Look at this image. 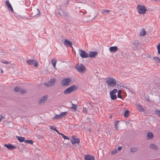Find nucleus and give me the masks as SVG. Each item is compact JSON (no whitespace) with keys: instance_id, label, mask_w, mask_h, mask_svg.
I'll return each instance as SVG.
<instances>
[{"instance_id":"27","label":"nucleus","mask_w":160,"mask_h":160,"mask_svg":"<svg viewBox=\"0 0 160 160\" xmlns=\"http://www.w3.org/2000/svg\"><path fill=\"white\" fill-rule=\"evenodd\" d=\"M61 118L60 115H55L54 117L52 119H59Z\"/></svg>"},{"instance_id":"2","label":"nucleus","mask_w":160,"mask_h":160,"mask_svg":"<svg viewBox=\"0 0 160 160\" xmlns=\"http://www.w3.org/2000/svg\"><path fill=\"white\" fill-rule=\"evenodd\" d=\"M78 89V87L75 85H73L66 89L64 92L65 94H68L75 91Z\"/></svg>"},{"instance_id":"49","label":"nucleus","mask_w":160,"mask_h":160,"mask_svg":"<svg viewBox=\"0 0 160 160\" xmlns=\"http://www.w3.org/2000/svg\"><path fill=\"white\" fill-rule=\"evenodd\" d=\"M122 91L121 90H119L118 91V94H120L122 93Z\"/></svg>"},{"instance_id":"34","label":"nucleus","mask_w":160,"mask_h":160,"mask_svg":"<svg viewBox=\"0 0 160 160\" xmlns=\"http://www.w3.org/2000/svg\"><path fill=\"white\" fill-rule=\"evenodd\" d=\"M138 149L135 148H131L130 151L131 152H134L137 151Z\"/></svg>"},{"instance_id":"55","label":"nucleus","mask_w":160,"mask_h":160,"mask_svg":"<svg viewBox=\"0 0 160 160\" xmlns=\"http://www.w3.org/2000/svg\"><path fill=\"white\" fill-rule=\"evenodd\" d=\"M1 116L2 117V115H1Z\"/></svg>"},{"instance_id":"43","label":"nucleus","mask_w":160,"mask_h":160,"mask_svg":"<svg viewBox=\"0 0 160 160\" xmlns=\"http://www.w3.org/2000/svg\"><path fill=\"white\" fill-rule=\"evenodd\" d=\"M34 66L35 67H38V62L36 60V62L34 63Z\"/></svg>"},{"instance_id":"44","label":"nucleus","mask_w":160,"mask_h":160,"mask_svg":"<svg viewBox=\"0 0 160 160\" xmlns=\"http://www.w3.org/2000/svg\"><path fill=\"white\" fill-rule=\"evenodd\" d=\"M49 128L51 129H52L53 130H54L55 131L56 130V129L55 128L54 126H49Z\"/></svg>"},{"instance_id":"45","label":"nucleus","mask_w":160,"mask_h":160,"mask_svg":"<svg viewBox=\"0 0 160 160\" xmlns=\"http://www.w3.org/2000/svg\"><path fill=\"white\" fill-rule=\"evenodd\" d=\"M118 122H119V121H118V122H115V128L116 130H118V126H117V124Z\"/></svg>"},{"instance_id":"32","label":"nucleus","mask_w":160,"mask_h":160,"mask_svg":"<svg viewBox=\"0 0 160 160\" xmlns=\"http://www.w3.org/2000/svg\"><path fill=\"white\" fill-rule=\"evenodd\" d=\"M36 11H37V13L35 15H34V16L33 17H35V16H36L37 17H38V16H39V15L40 14V13H41L40 12L38 9V8L37 9Z\"/></svg>"},{"instance_id":"20","label":"nucleus","mask_w":160,"mask_h":160,"mask_svg":"<svg viewBox=\"0 0 160 160\" xmlns=\"http://www.w3.org/2000/svg\"><path fill=\"white\" fill-rule=\"evenodd\" d=\"M147 137H148V139H150L153 138L154 136L152 132H149L147 133Z\"/></svg>"},{"instance_id":"52","label":"nucleus","mask_w":160,"mask_h":160,"mask_svg":"<svg viewBox=\"0 0 160 160\" xmlns=\"http://www.w3.org/2000/svg\"><path fill=\"white\" fill-rule=\"evenodd\" d=\"M1 72L2 73H3V71L2 70H1Z\"/></svg>"},{"instance_id":"41","label":"nucleus","mask_w":160,"mask_h":160,"mask_svg":"<svg viewBox=\"0 0 160 160\" xmlns=\"http://www.w3.org/2000/svg\"><path fill=\"white\" fill-rule=\"evenodd\" d=\"M82 112L83 113H86V114L88 113V111L87 110V109L86 108H85L84 107L83 108Z\"/></svg>"},{"instance_id":"39","label":"nucleus","mask_w":160,"mask_h":160,"mask_svg":"<svg viewBox=\"0 0 160 160\" xmlns=\"http://www.w3.org/2000/svg\"><path fill=\"white\" fill-rule=\"evenodd\" d=\"M157 48L158 53L160 54V43L158 45Z\"/></svg>"},{"instance_id":"14","label":"nucleus","mask_w":160,"mask_h":160,"mask_svg":"<svg viewBox=\"0 0 160 160\" xmlns=\"http://www.w3.org/2000/svg\"><path fill=\"white\" fill-rule=\"evenodd\" d=\"M6 5L8 7V8L9 10L11 11L12 12L13 11L12 8L8 1H7L6 2Z\"/></svg>"},{"instance_id":"18","label":"nucleus","mask_w":160,"mask_h":160,"mask_svg":"<svg viewBox=\"0 0 160 160\" xmlns=\"http://www.w3.org/2000/svg\"><path fill=\"white\" fill-rule=\"evenodd\" d=\"M36 62V60L34 59H31L29 60H27V62L28 64L29 65H32L34 64L35 62Z\"/></svg>"},{"instance_id":"23","label":"nucleus","mask_w":160,"mask_h":160,"mask_svg":"<svg viewBox=\"0 0 160 160\" xmlns=\"http://www.w3.org/2000/svg\"><path fill=\"white\" fill-rule=\"evenodd\" d=\"M153 59L155 61V62L160 63V59L158 57H153Z\"/></svg>"},{"instance_id":"15","label":"nucleus","mask_w":160,"mask_h":160,"mask_svg":"<svg viewBox=\"0 0 160 160\" xmlns=\"http://www.w3.org/2000/svg\"><path fill=\"white\" fill-rule=\"evenodd\" d=\"M98 54L97 52L94 51L91 52L89 53V56L91 58H94Z\"/></svg>"},{"instance_id":"8","label":"nucleus","mask_w":160,"mask_h":160,"mask_svg":"<svg viewBox=\"0 0 160 160\" xmlns=\"http://www.w3.org/2000/svg\"><path fill=\"white\" fill-rule=\"evenodd\" d=\"M56 79L54 78H52L49 81L47 82L44 83V85L47 87H50L53 86L55 84Z\"/></svg>"},{"instance_id":"3","label":"nucleus","mask_w":160,"mask_h":160,"mask_svg":"<svg viewBox=\"0 0 160 160\" xmlns=\"http://www.w3.org/2000/svg\"><path fill=\"white\" fill-rule=\"evenodd\" d=\"M71 82V79L70 78H67L63 79L61 82V84L63 86L69 85Z\"/></svg>"},{"instance_id":"21","label":"nucleus","mask_w":160,"mask_h":160,"mask_svg":"<svg viewBox=\"0 0 160 160\" xmlns=\"http://www.w3.org/2000/svg\"><path fill=\"white\" fill-rule=\"evenodd\" d=\"M57 60L53 58L51 60V62L54 68H56V65L57 63Z\"/></svg>"},{"instance_id":"26","label":"nucleus","mask_w":160,"mask_h":160,"mask_svg":"<svg viewBox=\"0 0 160 160\" xmlns=\"http://www.w3.org/2000/svg\"><path fill=\"white\" fill-rule=\"evenodd\" d=\"M21 88H20L18 86H17L14 89V91L15 92H20V91L21 90Z\"/></svg>"},{"instance_id":"6","label":"nucleus","mask_w":160,"mask_h":160,"mask_svg":"<svg viewBox=\"0 0 160 160\" xmlns=\"http://www.w3.org/2000/svg\"><path fill=\"white\" fill-rule=\"evenodd\" d=\"M63 6H61L59 8V11L58 12V13L61 16H63L64 17H68L69 14L65 12L62 10V7Z\"/></svg>"},{"instance_id":"24","label":"nucleus","mask_w":160,"mask_h":160,"mask_svg":"<svg viewBox=\"0 0 160 160\" xmlns=\"http://www.w3.org/2000/svg\"><path fill=\"white\" fill-rule=\"evenodd\" d=\"M16 137L18 140L20 142H22L25 141V138L24 137L16 136Z\"/></svg>"},{"instance_id":"9","label":"nucleus","mask_w":160,"mask_h":160,"mask_svg":"<svg viewBox=\"0 0 160 160\" xmlns=\"http://www.w3.org/2000/svg\"><path fill=\"white\" fill-rule=\"evenodd\" d=\"M72 143L74 145L76 143L78 144L80 142V139L79 138H75L74 136H73L72 137V139L70 140Z\"/></svg>"},{"instance_id":"5","label":"nucleus","mask_w":160,"mask_h":160,"mask_svg":"<svg viewBox=\"0 0 160 160\" xmlns=\"http://www.w3.org/2000/svg\"><path fill=\"white\" fill-rule=\"evenodd\" d=\"M76 68L79 72L81 73L86 70L85 67L81 64H76Z\"/></svg>"},{"instance_id":"29","label":"nucleus","mask_w":160,"mask_h":160,"mask_svg":"<svg viewBox=\"0 0 160 160\" xmlns=\"http://www.w3.org/2000/svg\"><path fill=\"white\" fill-rule=\"evenodd\" d=\"M67 112H62L60 115L61 116V117L62 118L64 117L65 116L67 115Z\"/></svg>"},{"instance_id":"16","label":"nucleus","mask_w":160,"mask_h":160,"mask_svg":"<svg viewBox=\"0 0 160 160\" xmlns=\"http://www.w3.org/2000/svg\"><path fill=\"white\" fill-rule=\"evenodd\" d=\"M137 108L141 112H143L144 111V108L142 107L140 104H138L136 105Z\"/></svg>"},{"instance_id":"36","label":"nucleus","mask_w":160,"mask_h":160,"mask_svg":"<svg viewBox=\"0 0 160 160\" xmlns=\"http://www.w3.org/2000/svg\"><path fill=\"white\" fill-rule=\"evenodd\" d=\"M155 113L158 115L159 117H160V111L158 110L157 109L155 111Z\"/></svg>"},{"instance_id":"1","label":"nucleus","mask_w":160,"mask_h":160,"mask_svg":"<svg viewBox=\"0 0 160 160\" xmlns=\"http://www.w3.org/2000/svg\"><path fill=\"white\" fill-rule=\"evenodd\" d=\"M106 82L108 86L111 87H114L116 83V81L115 79L112 78H108L106 80Z\"/></svg>"},{"instance_id":"7","label":"nucleus","mask_w":160,"mask_h":160,"mask_svg":"<svg viewBox=\"0 0 160 160\" xmlns=\"http://www.w3.org/2000/svg\"><path fill=\"white\" fill-rule=\"evenodd\" d=\"M79 55L83 58H85L89 57L88 54L85 51H83L81 49L78 50Z\"/></svg>"},{"instance_id":"40","label":"nucleus","mask_w":160,"mask_h":160,"mask_svg":"<svg viewBox=\"0 0 160 160\" xmlns=\"http://www.w3.org/2000/svg\"><path fill=\"white\" fill-rule=\"evenodd\" d=\"M117 91H118L117 89H114L112 91H111L110 93L114 94L115 93H117Z\"/></svg>"},{"instance_id":"50","label":"nucleus","mask_w":160,"mask_h":160,"mask_svg":"<svg viewBox=\"0 0 160 160\" xmlns=\"http://www.w3.org/2000/svg\"><path fill=\"white\" fill-rule=\"evenodd\" d=\"M55 131H56L57 133H58V134H60V133H59V132H58V130H57V129H56V130Z\"/></svg>"},{"instance_id":"13","label":"nucleus","mask_w":160,"mask_h":160,"mask_svg":"<svg viewBox=\"0 0 160 160\" xmlns=\"http://www.w3.org/2000/svg\"><path fill=\"white\" fill-rule=\"evenodd\" d=\"M84 159L85 160H94L95 158L94 156L90 155H88L85 156Z\"/></svg>"},{"instance_id":"33","label":"nucleus","mask_w":160,"mask_h":160,"mask_svg":"<svg viewBox=\"0 0 160 160\" xmlns=\"http://www.w3.org/2000/svg\"><path fill=\"white\" fill-rule=\"evenodd\" d=\"M129 115V111L128 110L124 112V117H127Z\"/></svg>"},{"instance_id":"47","label":"nucleus","mask_w":160,"mask_h":160,"mask_svg":"<svg viewBox=\"0 0 160 160\" xmlns=\"http://www.w3.org/2000/svg\"><path fill=\"white\" fill-rule=\"evenodd\" d=\"M117 97L118 98H122V96L120 94H118L117 95Z\"/></svg>"},{"instance_id":"42","label":"nucleus","mask_w":160,"mask_h":160,"mask_svg":"<svg viewBox=\"0 0 160 160\" xmlns=\"http://www.w3.org/2000/svg\"><path fill=\"white\" fill-rule=\"evenodd\" d=\"M26 92V91L25 90L22 89V88L21 89V90L20 92V93L22 94H25Z\"/></svg>"},{"instance_id":"25","label":"nucleus","mask_w":160,"mask_h":160,"mask_svg":"<svg viewBox=\"0 0 160 160\" xmlns=\"http://www.w3.org/2000/svg\"><path fill=\"white\" fill-rule=\"evenodd\" d=\"M110 95L112 100H114L117 98V96L116 94L110 93Z\"/></svg>"},{"instance_id":"17","label":"nucleus","mask_w":160,"mask_h":160,"mask_svg":"<svg viewBox=\"0 0 160 160\" xmlns=\"http://www.w3.org/2000/svg\"><path fill=\"white\" fill-rule=\"evenodd\" d=\"M47 99V97L46 96H44L41 98L39 100V102L40 103H43L46 102Z\"/></svg>"},{"instance_id":"53","label":"nucleus","mask_w":160,"mask_h":160,"mask_svg":"<svg viewBox=\"0 0 160 160\" xmlns=\"http://www.w3.org/2000/svg\"><path fill=\"white\" fill-rule=\"evenodd\" d=\"M111 117H112V116H110L109 117L110 118H111Z\"/></svg>"},{"instance_id":"10","label":"nucleus","mask_w":160,"mask_h":160,"mask_svg":"<svg viewBox=\"0 0 160 160\" xmlns=\"http://www.w3.org/2000/svg\"><path fill=\"white\" fill-rule=\"evenodd\" d=\"M64 44L66 47L70 46L71 48H72V42L69 41L67 39H65L64 42Z\"/></svg>"},{"instance_id":"37","label":"nucleus","mask_w":160,"mask_h":160,"mask_svg":"<svg viewBox=\"0 0 160 160\" xmlns=\"http://www.w3.org/2000/svg\"><path fill=\"white\" fill-rule=\"evenodd\" d=\"M69 3V1L68 0H64V8H65L66 6L68 5Z\"/></svg>"},{"instance_id":"54","label":"nucleus","mask_w":160,"mask_h":160,"mask_svg":"<svg viewBox=\"0 0 160 160\" xmlns=\"http://www.w3.org/2000/svg\"><path fill=\"white\" fill-rule=\"evenodd\" d=\"M1 119H2V118H1L0 119V122H1Z\"/></svg>"},{"instance_id":"22","label":"nucleus","mask_w":160,"mask_h":160,"mask_svg":"<svg viewBox=\"0 0 160 160\" xmlns=\"http://www.w3.org/2000/svg\"><path fill=\"white\" fill-rule=\"evenodd\" d=\"M147 33V32L145 31L144 30V29L143 28L141 31H140L139 33V35L141 36H145Z\"/></svg>"},{"instance_id":"28","label":"nucleus","mask_w":160,"mask_h":160,"mask_svg":"<svg viewBox=\"0 0 160 160\" xmlns=\"http://www.w3.org/2000/svg\"><path fill=\"white\" fill-rule=\"evenodd\" d=\"M24 142L25 143L32 144L33 142L31 140H26L24 141Z\"/></svg>"},{"instance_id":"51","label":"nucleus","mask_w":160,"mask_h":160,"mask_svg":"<svg viewBox=\"0 0 160 160\" xmlns=\"http://www.w3.org/2000/svg\"><path fill=\"white\" fill-rule=\"evenodd\" d=\"M60 134L61 135L62 137H63V136H64L65 135H64L63 133H61Z\"/></svg>"},{"instance_id":"4","label":"nucleus","mask_w":160,"mask_h":160,"mask_svg":"<svg viewBox=\"0 0 160 160\" xmlns=\"http://www.w3.org/2000/svg\"><path fill=\"white\" fill-rule=\"evenodd\" d=\"M138 12L140 14H144L146 12L147 9L144 6L138 5L137 7Z\"/></svg>"},{"instance_id":"30","label":"nucleus","mask_w":160,"mask_h":160,"mask_svg":"<svg viewBox=\"0 0 160 160\" xmlns=\"http://www.w3.org/2000/svg\"><path fill=\"white\" fill-rule=\"evenodd\" d=\"M67 112H62L60 115L61 116V117L62 118L64 117L65 116L67 115Z\"/></svg>"},{"instance_id":"35","label":"nucleus","mask_w":160,"mask_h":160,"mask_svg":"<svg viewBox=\"0 0 160 160\" xmlns=\"http://www.w3.org/2000/svg\"><path fill=\"white\" fill-rule=\"evenodd\" d=\"M72 108L73 109L76 110L77 109V105L76 104L72 103Z\"/></svg>"},{"instance_id":"38","label":"nucleus","mask_w":160,"mask_h":160,"mask_svg":"<svg viewBox=\"0 0 160 160\" xmlns=\"http://www.w3.org/2000/svg\"><path fill=\"white\" fill-rule=\"evenodd\" d=\"M0 62L3 63L5 64H8L9 63V62L8 61H7L5 60H2Z\"/></svg>"},{"instance_id":"12","label":"nucleus","mask_w":160,"mask_h":160,"mask_svg":"<svg viewBox=\"0 0 160 160\" xmlns=\"http://www.w3.org/2000/svg\"><path fill=\"white\" fill-rule=\"evenodd\" d=\"M109 51L111 52H114L118 50V48L117 46L111 47L109 48Z\"/></svg>"},{"instance_id":"11","label":"nucleus","mask_w":160,"mask_h":160,"mask_svg":"<svg viewBox=\"0 0 160 160\" xmlns=\"http://www.w3.org/2000/svg\"><path fill=\"white\" fill-rule=\"evenodd\" d=\"M4 146L7 147L9 150H13L16 148V147L12 144L8 143L7 144H4Z\"/></svg>"},{"instance_id":"19","label":"nucleus","mask_w":160,"mask_h":160,"mask_svg":"<svg viewBox=\"0 0 160 160\" xmlns=\"http://www.w3.org/2000/svg\"><path fill=\"white\" fill-rule=\"evenodd\" d=\"M149 147L150 148L154 150H157L158 149V147L153 143H151Z\"/></svg>"},{"instance_id":"31","label":"nucleus","mask_w":160,"mask_h":160,"mask_svg":"<svg viewBox=\"0 0 160 160\" xmlns=\"http://www.w3.org/2000/svg\"><path fill=\"white\" fill-rule=\"evenodd\" d=\"M110 12V11L108 9H103L101 12V13L103 14L105 13H108Z\"/></svg>"},{"instance_id":"48","label":"nucleus","mask_w":160,"mask_h":160,"mask_svg":"<svg viewBox=\"0 0 160 160\" xmlns=\"http://www.w3.org/2000/svg\"><path fill=\"white\" fill-rule=\"evenodd\" d=\"M122 148V147H118L117 148V149L118 150H120Z\"/></svg>"},{"instance_id":"46","label":"nucleus","mask_w":160,"mask_h":160,"mask_svg":"<svg viewBox=\"0 0 160 160\" xmlns=\"http://www.w3.org/2000/svg\"><path fill=\"white\" fill-rule=\"evenodd\" d=\"M63 138L64 139H66V140H69L70 139V138L66 136L65 135H64V136H63Z\"/></svg>"}]
</instances>
